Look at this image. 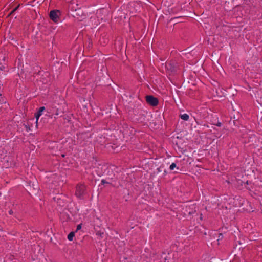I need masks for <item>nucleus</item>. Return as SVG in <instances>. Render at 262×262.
Listing matches in <instances>:
<instances>
[{"label":"nucleus","mask_w":262,"mask_h":262,"mask_svg":"<svg viewBox=\"0 0 262 262\" xmlns=\"http://www.w3.org/2000/svg\"><path fill=\"white\" fill-rule=\"evenodd\" d=\"M165 68L169 75H174L179 69V63L175 60H171L166 63Z\"/></svg>","instance_id":"1"},{"label":"nucleus","mask_w":262,"mask_h":262,"mask_svg":"<svg viewBox=\"0 0 262 262\" xmlns=\"http://www.w3.org/2000/svg\"><path fill=\"white\" fill-rule=\"evenodd\" d=\"M85 186L84 184H78L76 187L75 195L78 198L81 199L85 194Z\"/></svg>","instance_id":"2"},{"label":"nucleus","mask_w":262,"mask_h":262,"mask_svg":"<svg viewBox=\"0 0 262 262\" xmlns=\"http://www.w3.org/2000/svg\"><path fill=\"white\" fill-rule=\"evenodd\" d=\"M60 11L58 10H53L50 12V18L55 23H57L59 19Z\"/></svg>","instance_id":"3"},{"label":"nucleus","mask_w":262,"mask_h":262,"mask_svg":"<svg viewBox=\"0 0 262 262\" xmlns=\"http://www.w3.org/2000/svg\"><path fill=\"white\" fill-rule=\"evenodd\" d=\"M145 99L146 102L152 106H156L159 103V100L158 98L152 95H147L145 97Z\"/></svg>","instance_id":"4"},{"label":"nucleus","mask_w":262,"mask_h":262,"mask_svg":"<svg viewBox=\"0 0 262 262\" xmlns=\"http://www.w3.org/2000/svg\"><path fill=\"white\" fill-rule=\"evenodd\" d=\"M60 220L62 223L67 222L71 220V217L67 212H63L60 213Z\"/></svg>","instance_id":"5"},{"label":"nucleus","mask_w":262,"mask_h":262,"mask_svg":"<svg viewBox=\"0 0 262 262\" xmlns=\"http://www.w3.org/2000/svg\"><path fill=\"white\" fill-rule=\"evenodd\" d=\"M53 199L57 203V204L60 206H64L65 205V202L63 199H62L59 195H56L53 197Z\"/></svg>","instance_id":"6"},{"label":"nucleus","mask_w":262,"mask_h":262,"mask_svg":"<svg viewBox=\"0 0 262 262\" xmlns=\"http://www.w3.org/2000/svg\"><path fill=\"white\" fill-rule=\"evenodd\" d=\"M45 109L46 108L45 106H41L39 107L38 111L35 113V117L36 119V123H37L39 118L42 114V112L45 110Z\"/></svg>","instance_id":"7"},{"label":"nucleus","mask_w":262,"mask_h":262,"mask_svg":"<svg viewBox=\"0 0 262 262\" xmlns=\"http://www.w3.org/2000/svg\"><path fill=\"white\" fill-rule=\"evenodd\" d=\"M180 118L185 121H187L189 120V116L187 114H180L179 115Z\"/></svg>","instance_id":"8"},{"label":"nucleus","mask_w":262,"mask_h":262,"mask_svg":"<svg viewBox=\"0 0 262 262\" xmlns=\"http://www.w3.org/2000/svg\"><path fill=\"white\" fill-rule=\"evenodd\" d=\"M75 236V233L74 232H71L68 235V239L69 241H72L73 240V238Z\"/></svg>","instance_id":"9"},{"label":"nucleus","mask_w":262,"mask_h":262,"mask_svg":"<svg viewBox=\"0 0 262 262\" xmlns=\"http://www.w3.org/2000/svg\"><path fill=\"white\" fill-rule=\"evenodd\" d=\"M175 168H176L177 169H179V168L177 166V164L175 163H172L169 167V169L171 170H173Z\"/></svg>","instance_id":"10"},{"label":"nucleus","mask_w":262,"mask_h":262,"mask_svg":"<svg viewBox=\"0 0 262 262\" xmlns=\"http://www.w3.org/2000/svg\"><path fill=\"white\" fill-rule=\"evenodd\" d=\"M6 67L2 63L0 62V71H5Z\"/></svg>","instance_id":"11"},{"label":"nucleus","mask_w":262,"mask_h":262,"mask_svg":"<svg viewBox=\"0 0 262 262\" xmlns=\"http://www.w3.org/2000/svg\"><path fill=\"white\" fill-rule=\"evenodd\" d=\"M164 166L163 164H162L159 167H158L157 169V171L158 172H161L162 170V169L164 168Z\"/></svg>","instance_id":"12"},{"label":"nucleus","mask_w":262,"mask_h":262,"mask_svg":"<svg viewBox=\"0 0 262 262\" xmlns=\"http://www.w3.org/2000/svg\"><path fill=\"white\" fill-rule=\"evenodd\" d=\"M224 237L223 234L222 233H219L218 235V238L217 239V241L222 240Z\"/></svg>","instance_id":"13"},{"label":"nucleus","mask_w":262,"mask_h":262,"mask_svg":"<svg viewBox=\"0 0 262 262\" xmlns=\"http://www.w3.org/2000/svg\"><path fill=\"white\" fill-rule=\"evenodd\" d=\"M2 95L0 94V103L3 104L5 103V99L1 97Z\"/></svg>","instance_id":"14"},{"label":"nucleus","mask_w":262,"mask_h":262,"mask_svg":"<svg viewBox=\"0 0 262 262\" xmlns=\"http://www.w3.org/2000/svg\"><path fill=\"white\" fill-rule=\"evenodd\" d=\"M8 39L9 40H11V41H15V40L14 38V36L12 34L9 36Z\"/></svg>","instance_id":"15"},{"label":"nucleus","mask_w":262,"mask_h":262,"mask_svg":"<svg viewBox=\"0 0 262 262\" xmlns=\"http://www.w3.org/2000/svg\"><path fill=\"white\" fill-rule=\"evenodd\" d=\"M101 183L103 185L104 184H110V182H107L104 179H102L101 181Z\"/></svg>","instance_id":"16"},{"label":"nucleus","mask_w":262,"mask_h":262,"mask_svg":"<svg viewBox=\"0 0 262 262\" xmlns=\"http://www.w3.org/2000/svg\"><path fill=\"white\" fill-rule=\"evenodd\" d=\"M81 227H82V224H78L77 226L76 231L80 230L81 229Z\"/></svg>","instance_id":"17"},{"label":"nucleus","mask_w":262,"mask_h":262,"mask_svg":"<svg viewBox=\"0 0 262 262\" xmlns=\"http://www.w3.org/2000/svg\"><path fill=\"white\" fill-rule=\"evenodd\" d=\"M167 171L166 169H164V173L163 174V176H162V178H164L165 177L166 175L167 174Z\"/></svg>","instance_id":"18"},{"label":"nucleus","mask_w":262,"mask_h":262,"mask_svg":"<svg viewBox=\"0 0 262 262\" xmlns=\"http://www.w3.org/2000/svg\"><path fill=\"white\" fill-rule=\"evenodd\" d=\"M170 259V257H169L168 256H166L164 257V262H169V260Z\"/></svg>","instance_id":"19"},{"label":"nucleus","mask_w":262,"mask_h":262,"mask_svg":"<svg viewBox=\"0 0 262 262\" xmlns=\"http://www.w3.org/2000/svg\"><path fill=\"white\" fill-rule=\"evenodd\" d=\"M41 73V71L40 70H38V71L34 72L33 73V75H34V76H35V75H40Z\"/></svg>","instance_id":"20"},{"label":"nucleus","mask_w":262,"mask_h":262,"mask_svg":"<svg viewBox=\"0 0 262 262\" xmlns=\"http://www.w3.org/2000/svg\"><path fill=\"white\" fill-rule=\"evenodd\" d=\"M214 125H216V126H219V127H220V126H222V123H221V122H217V123H216V124H214Z\"/></svg>","instance_id":"21"},{"label":"nucleus","mask_w":262,"mask_h":262,"mask_svg":"<svg viewBox=\"0 0 262 262\" xmlns=\"http://www.w3.org/2000/svg\"><path fill=\"white\" fill-rule=\"evenodd\" d=\"M20 6V4H18L15 8H14L13 9V12H15L18 9V8Z\"/></svg>","instance_id":"22"},{"label":"nucleus","mask_w":262,"mask_h":262,"mask_svg":"<svg viewBox=\"0 0 262 262\" xmlns=\"http://www.w3.org/2000/svg\"><path fill=\"white\" fill-rule=\"evenodd\" d=\"M15 13V12H13V10H12L11 12L8 14V16H11V15H12L13 14H14Z\"/></svg>","instance_id":"23"},{"label":"nucleus","mask_w":262,"mask_h":262,"mask_svg":"<svg viewBox=\"0 0 262 262\" xmlns=\"http://www.w3.org/2000/svg\"><path fill=\"white\" fill-rule=\"evenodd\" d=\"M9 214L12 215V214L13 213V210H11H11H10L9 211Z\"/></svg>","instance_id":"24"},{"label":"nucleus","mask_w":262,"mask_h":262,"mask_svg":"<svg viewBox=\"0 0 262 262\" xmlns=\"http://www.w3.org/2000/svg\"><path fill=\"white\" fill-rule=\"evenodd\" d=\"M235 121H236L235 120H233V123H234V125H235V124H236Z\"/></svg>","instance_id":"25"}]
</instances>
